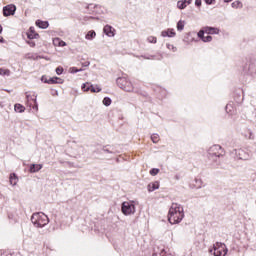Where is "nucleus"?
Listing matches in <instances>:
<instances>
[{
	"label": "nucleus",
	"mask_w": 256,
	"mask_h": 256,
	"mask_svg": "<svg viewBox=\"0 0 256 256\" xmlns=\"http://www.w3.org/2000/svg\"><path fill=\"white\" fill-rule=\"evenodd\" d=\"M185 217V212L183 210V206L181 204L172 203L169 213H168V221L171 225H177L183 221Z\"/></svg>",
	"instance_id": "nucleus-1"
},
{
	"label": "nucleus",
	"mask_w": 256,
	"mask_h": 256,
	"mask_svg": "<svg viewBox=\"0 0 256 256\" xmlns=\"http://www.w3.org/2000/svg\"><path fill=\"white\" fill-rule=\"evenodd\" d=\"M53 221L56 223V225L59 223V220H57V217H52L49 219V216H47L43 212H36L31 216V222L33 223L34 227H37L39 229H43L45 225H49Z\"/></svg>",
	"instance_id": "nucleus-2"
},
{
	"label": "nucleus",
	"mask_w": 256,
	"mask_h": 256,
	"mask_svg": "<svg viewBox=\"0 0 256 256\" xmlns=\"http://www.w3.org/2000/svg\"><path fill=\"white\" fill-rule=\"evenodd\" d=\"M225 155V150L219 144H215L208 149L207 157L214 163H219V159Z\"/></svg>",
	"instance_id": "nucleus-3"
},
{
	"label": "nucleus",
	"mask_w": 256,
	"mask_h": 256,
	"mask_svg": "<svg viewBox=\"0 0 256 256\" xmlns=\"http://www.w3.org/2000/svg\"><path fill=\"white\" fill-rule=\"evenodd\" d=\"M116 83H117L118 87L120 89H122L123 91H126L128 93L135 91L133 84L126 77L117 78Z\"/></svg>",
	"instance_id": "nucleus-4"
},
{
	"label": "nucleus",
	"mask_w": 256,
	"mask_h": 256,
	"mask_svg": "<svg viewBox=\"0 0 256 256\" xmlns=\"http://www.w3.org/2000/svg\"><path fill=\"white\" fill-rule=\"evenodd\" d=\"M243 73L244 75H250L251 77L256 75V60L252 59L246 63L243 67Z\"/></svg>",
	"instance_id": "nucleus-5"
},
{
	"label": "nucleus",
	"mask_w": 256,
	"mask_h": 256,
	"mask_svg": "<svg viewBox=\"0 0 256 256\" xmlns=\"http://www.w3.org/2000/svg\"><path fill=\"white\" fill-rule=\"evenodd\" d=\"M122 213L123 215H135V203L134 202H123L122 206Z\"/></svg>",
	"instance_id": "nucleus-6"
},
{
	"label": "nucleus",
	"mask_w": 256,
	"mask_h": 256,
	"mask_svg": "<svg viewBox=\"0 0 256 256\" xmlns=\"http://www.w3.org/2000/svg\"><path fill=\"white\" fill-rule=\"evenodd\" d=\"M222 243L217 242L214 247L213 250H210V253H213L214 256H226L227 255V250H225V248H223Z\"/></svg>",
	"instance_id": "nucleus-7"
},
{
	"label": "nucleus",
	"mask_w": 256,
	"mask_h": 256,
	"mask_svg": "<svg viewBox=\"0 0 256 256\" xmlns=\"http://www.w3.org/2000/svg\"><path fill=\"white\" fill-rule=\"evenodd\" d=\"M232 155H234L236 159H240L242 161H247V159H249V153L242 148L234 149L232 151Z\"/></svg>",
	"instance_id": "nucleus-8"
},
{
	"label": "nucleus",
	"mask_w": 256,
	"mask_h": 256,
	"mask_svg": "<svg viewBox=\"0 0 256 256\" xmlns=\"http://www.w3.org/2000/svg\"><path fill=\"white\" fill-rule=\"evenodd\" d=\"M154 93L156 94L157 99H159V101H163V99H167V95H169V92L167 91V89L161 86H155Z\"/></svg>",
	"instance_id": "nucleus-9"
},
{
	"label": "nucleus",
	"mask_w": 256,
	"mask_h": 256,
	"mask_svg": "<svg viewBox=\"0 0 256 256\" xmlns=\"http://www.w3.org/2000/svg\"><path fill=\"white\" fill-rule=\"evenodd\" d=\"M15 11H17V6L14 4H9L3 7L4 17H11V15H15Z\"/></svg>",
	"instance_id": "nucleus-10"
},
{
	"label": "nucleus",
	"mask_w": 256,
	"mask_h": 256,
	"mask_svg": "<svg viewBox=\"0 0 256 256\" xmlns=\"http://www.w3.org/2000/svg\"><path fill=\"white\" fill-rule=\"evenodd\" d=\"M225 111L228 115H235L237 113V106H235L234 102H229L225 107Z\"/></svg>",
	"instance_id": "nucleus-11"
},
{
	"label": "nucleus",
	"mask_w": 256,
	"mask_h": 256,
	"mask_svg": "<svg viewBox=\"0 0 256 256\" xmlns=\"http://www.w3.org/2000/svg\"><path fill=\"white\" fill-rule=\"evenodd\" d=\"M204 30L206 31L207 35H219V33H221L219 28L213 26H205Z\"/></svg>",
	"instance_id": "nucleus-12"
},
{
	"label": "nucleus",
	"mask_w": 256,
	"mask_h": 256,
	"mask_svg": "<svg viewBox=\"0 0 256 256\" xmlns=\"http://www.w3.org/2000/svg\"><path fill=\"white\" fill-rule=\"evenodd\" d=\"M141 57L143 59L161 61L163 59V54H161V52H158L157 55L146 54L142 55Z\"/></svg>",
	"instance_id": "nucleus-13"
},
{
	"label": "nucleus",
	"mask_w": 256,
	"mask_h": 256,
	"mask_svg": "<svg viewBox=\"0 0 256 256\" xmlns=\"http://www.w3.org/2000/svg\"><path fill=\"white\" fill-rule=\"evenodd\" d=\"M26 99L28 103L30 101H33L34 105L32 106V109H34L35 111H39V104L37 103V95L31 96L29 94H26Z\"/></svg>",
	"instance_id": "nucleus-14"
},
{
	"label": "nucleus",
	"mask_w": 256,
	"mask_h": 256,
	"mask_svg": "<svg viewBox=\"0 0 256 256\" xmlns=\"http://www.w3.org/2000/svg\"><path fill=\"white\" fill-rule=\"evenodd\" d=\"M103 31L107 37H115V28L111 25L104 26Z\"/></svg>",
	"instance_id": "nucleus-15"
},
{
	"label": "nucleus",
	"mask_w": 256,
	"mask_h": 256,
	"mask_svg": "<svg viewBox=\"0 0 256 256\" xmlns=\"http://www.w3.org/2000/svg\"><path fill=\"white\" fill-rule=\"evenodd\" d=\"M28 39L33 40V39H39V33L35 32V27L31 26L26 33Z\"/></svg>",
	"instance_id": "nucleus-16"
},
{
	"label": "nucleus",
	"mask_w": 256,
	"mask_h": 256,
	"mask_svg": "<svg viewBox=\"0 0 256 256\" xmlns=\"http://www.w3.org/2000/svg\"><path fill=\"white\" fill-rule=\"evenodd\" d=\"M175 35H177V33L175 32V29H173V28H168L167 30H164L161 32V37L173 38V37H175Z\"/></svg>",
	"instance_id": "nucleus-17"
},
{
	"label": "nucleus",
	"mask_w": 256,
	"mask_h": 256,
	"mask_svg": "<svg viewBox=\"0 0 256 256\" xmlns=\"http://www.w3.org/2000/svg\"><path fill=\"white\" fill-rule=\"evenodd\" d=\"M43 169V164H31L29 167V173H39Z\"/></svg>",
	"instance_id": "nucleus-18"
},
{
	"label": "nucleus",
	"mask_w": 256,
	"mask_h": 256,
	"mask_svg": "<svg viewBox=\"0 0 256 256\" xmlns=\"http://www.w3.org/2000/svg\"><path fill=\"white\" fill-rule=\"evenodd\" d=\"M99 20V17H95V16H82L80 17V21L81 23H83V25L89 23V21H97Z\"/></svg>",
	"instance_id": "nucleus-19"
},
{
	"label": "nucleus",
	"mask_w": 256,
	"mask_h": 256,
	"mask_svg": "<svg viewBox=\"0 0 256 256\" xmlns=\"http://www.w3.org/2000/svg\"><path fill=\"white\" fill-rule=\"evenodd\" d=\"M36 27H39V29H47L49 27V21H43V20H36L35 22Z\"/></svg>",
	"instance_id": "nucleus-20"
},
{
	"label": "nucleus",
	"mask_w": 256,
	"mask_h": 256,
	"mask_svg": "<svg viewBox=\"0 0 256 256\" xmlns=\"http://www.w3.org/2000/svg\"><path fill=\"white\" fill-rule=\"evenodd\" d=\"M147 189L149 193H153V191H157V189H159V181L149 183L147 186Z\"/></svg>",
	"instance_id": "nucleus-21"
},
{
	"label": "nucleus",
	"mask_w": 256,
	"mask_h": 256,
	"mask_svg": "<svg viewBox=\"0 0 256 256\" xmlns=\"http://www.w3.org/2000/svg\"><path fill=\"white\" fill-rule=\"evenodd\" d=\"M49 85H63V79L59 77L49 78Z\"/></svg>",
	"instance_id": "nucleus-22"
},
{
	"label": "nucleus",
	"mask_w": 256,
	"mask_h": 256,
	"mask_svg": "<svg viewBox=\"0 0 256 256\" xmlns=\"http://www.w3.org/2000/svg\"><path fill=\"white\" fill-rule=\"evenodd\" d=\"M25 57H26V59H30L32 61H37L39 59H44L43 56L35 54V53H28V54H26Z\"/></svg>",
	"instance_id": "nucleus-23"
},
{
	"label": "nucleus",
	"mask_w": 256,
	"mask_h": 256,
	"mask_svg": "<svg viewBox=\"0 0 256 256\" xmlns=\"http://www.w3.org/2000/svg\"><path fill=\"white\" fill-rule=\"evenodd\" d=\"M81 155H85V148H83L82 146H78L76 148V153H74V157L76 159H79V157H81Z\"/></svg>",
	"instance_id": "nucleus-24"
},
{
	"label": "nucleus",
	"mask_w": 256,
	"mask_h": 256,
	"mask_svg": "<svg viewBox=\"0 0 256 256\" xmlns=\"http://www.w3.org/2000/svg\"><path fill=\"white\" fill-rule=\"evenodd\" d=\"M95 37H97V33L95 32V30H90L87 32L85 39H87V41H93Z\"/></svg>",
	"instance_id": "nucleus-25"
},
{
	"label": "nucleus",
	"mask_w": 256,
	"mask_h": 256,
	"mask_svg": "<svg viewBox=\"0 0 256 256\" xmlns=\"http://www.w3.org/2000/svg\"><path fill=\"white\" fill-rule=\"evenodd\" d=\"M10 185H17V182L19 181V178H17V174L11 173L9 177Z\"/></svg>",
	"instance_id": "nucleus-26"
},
{
	"label": "nucleus",
	"mask_w": 256,
	"mask_h": 256,
	"mask_svg": "<svg viewBox=\"0 0 256 256\" xmlns=\"http://www.w3.org/2000/svg\"><path fill=\"white\" fill-rule=\"evenodd\" d=\"M152 256H167L165 255V248H154V252L152 254Z\"/></svg>",
	"instance_id": "nucleus-27"
},
{
	"label": "nucleus",
	"mask_w": 256,
	"mask_h": 256,
	"mask_svg": "<svg viewBox=\"0 0 256 256\" xmlns=\"http://www.w3.org/2000/svg\"><path fill=\"white\" fill-rule=\"evenodd\" d=\"M54 45H58V47H66L67 43L63 40H61L60 38H55L53 40Z\"/></svg>",
	"instance_id": "nucleus-28"
},
{
	"label": "nucleus",
	"mask_w": 256,
	"mask_h": 256,
	"mask_svg": "<svg viewBox=\"0 0 256 256\" xmlns=\"http://www.w3.org/2000/svg\"><path fill=\"white\" fill-rule=\"evenodd\" d=\"M231 7L233 9H243V3L239 0L232 2Z\"/></svg>",
	"instance_id": "nucleus-29"
},
{
	"label": "nucleus",
	"mask_w": 256,
	"mask_h": 256,
	"mask_svg": "<svg viewBox=\"0 0 256 256\" xmlns=\"http://www.w3.org/2000/svg\"><path fill=\"white\" fill-rule=\"evenodd\" d=\"M14 111L16 113H24L25 112V106H23L22 104H15Z\"/></svg>",
	"instance_id": "nucleus-30"
},
{
	"label": "nucleus",
	"mask_w": 256,
	"mask_h": 256,
	"mask_svg": "<svg viewBox=\"0 0 256 256\" xmlns=\"http://www.w3.org/2000/svg\"><path fill=\"white\" fill-rule=\"evenodd\" d=\"M244 137H246V139H255V134H253V131H251V129H247L244 132Z\"/></svg>",
	"instance_id": "nucleus-31"
},
{
	"label": "nucleus",
	"mask_w": 256,
	"mask_h": 256,
	"mask_svg": "<svg viewBox=\"0 0 256 256\" xmlns=\"http://www.w3.org/2000/svg\"><path fill=\"white\" fill-rule=\"evenodd\" d=\"M205 33H207V32L205 31V28L202 27V28L198 31L197 37H198L199 39H201V41H203V39H205Z\"/></svg>",
	"instance_id": "nucleus-32"
},
{
	"label": "nucleus",
	"mask_w": 256,
	"mask_h": 256,
	"mask_svg": "<svg viewBox=\"0 0 256 256\" xmlns=\"http://www.w3.org/2000/svg\"><path fill=\"white\" fill-rule=\"evenodd\" d=\"M177 31H183L185 29V21L179 20L177 22Z\"/></svg>",
	"instance_id": "nucleus-33"
},
{
	"label": "nucleus",
	"mask_w": 256,
	"mask_h": 256,
	"mask_svg": "<svg viewBox=\"0 0 256 256\" xmlns=\"http://www.w3.org/2000/svg\"><path fill=\"white\" fill-rule=\"evenodd\" d=\"M177 7L178 9H185L187 7V3L185 2V0H180L177 2Z\"/></svg>",
	"instance_id": "nucleus-34"
},
{
	"label": "nucleus",
	"mask_w": 256,
	"mask_h": 256,
	"mask_svg": "<svg viewBox=\"0 0 256 256\" xmlns=\"http://www.w3.org/2000/svg\"><path fill=\"white\" fill-rule=\"evenodd\" d=\"M0 75L9 77V75H11V70L0 68Z\"/></svg>",
	"instance_id": "nucleus-35"
},
{
	"label": "nucleus",
	"mask_w": 256,
	"mask_h": 256,
	"mask_svg": "<svg viewBox=\"0 0 256 256\" xmlns=\"http://www.w3.org/2000/svg\"><path fill=\"white\" fill-rule=\"evenodd\" d=\"M81 89L84 91H91V83L89 82L83 83L81 86Z\"/></svg>",
	"instance_id": "nucleus-36"
},
{
	"label": "nucleus",
	"mask_w": 256,
	"mask_h": 256,
	"mask_svg": "<svg viewBox=\"0 0 256 256\" xmlns=\"http://www.w3.org/2000/svg\"><path fill=\"white\" fill-rule=\"evenodd\" d=\"M102 103H103V105H105V107H109L112 103V100L110 97H104Z\"/></svg>",
	"instance_id": "nucleus-37"
},
{
	"label": "nucleus",
	"mask_w": 256,
	"mask_h": 256,
	"mask_svg": "<svg viewBox=\"0 0 256 256\" xmlns=\"http://www.w3.org/2000/svg\"><path fill=\"white\" fill-rule=\"evenodd\" d=\"M90 91L91 93H100L101 88L99 86H93V84H91Z\"/></svg>",
	"instance_id": "nucleus-38"
},
{
	"label": "nucleus",
	"mask_w": 256,
	"mask_h": 256,
	"mask_svg": "<svg viewBox=\"0 0 256 256\" xmlns=\"http://www.w3.org/2000/svg\"><path fill=\"white\" fill-rule=\"evenodd\" d=\"M151 141L155 144L159 143V134H157V133L152 134Z\"/></svg>",
	"instance_id": "nucleus-39"
},
{
	"label": "nucleus",
	"mask_w": 256,
	"mask_h": 256,
	"mask_svg": "<svg viewBox=\"0 0 256 256\" xmlns=\"http://www.w3.org/2000/svg\"><path fill=\"white\" fill-rule=\"evenodd\" d=\"M195 183H196L195 185L196 189H201V187H203V180L196 178Z\"/></svg>",
	"instance_id": "nucleus-40"
},
{
	"label": "nucleus",
	"mask_w": 256,
	"mask_h": 256,
	"mask_svg": "<svg viewBox=\"0 0 256 256\" xmlns=\"http://www.w3.org/2000/svg\"><path fill=\"white\" fill-rule=\"evenodd\" d=\"M167 49L169 51H172L173 53H177V47H175L173 44H166Z\"/></svg>",
	"instance_id": "nucleus-41"
},
{
	"label": "nucleus",
	"mask_w": 256,
	"mask_h": 256,
	"mask_svg": "<svg viewBox=\"0 0 256 256\" xmlns=\"http://www.w3.org/2000/svg\"><path fill=\"white\" fill-rule=\"evenodd\" d=\"M102 151H104V153H110V154L115 153V151L111 150V146H104L102 148Z\"/></svg>",
	"instance_id": "nucleus-42"
},
{
	"label": "nucleus",
	"mask_w": 256,
	"mask_h": 256,
	"mask_svg": "<svg viewBox=\"0 0 256 256\" xmlns=\"http://www.w3.org/2000/svg\"><path fill=\"white\" fill-rule=\"evenodd\" d=\"M202 41L203 43H211V41H213V37L211 35L204 36V39Z\"/></svg>",
	"instance_id": "nucleus-43"
},
{
	"label": "nucleus",
	"mask_w": 256,
	"mask_h": 256,
	"mask_svg": "<svg viewBox=\"0 0 256 256\" xmlns=\"http://www.w3.org/2000/svg\"><path fill=\"white\" fill-rule=\"evenodd\" d=\"M147 41H148V43H153V44H155V43H157V37H155V36H149V37L147 38Z\"/></svg>",
	"instance_id": "nucleus-44"
},
{
	"label": "nucleus",
	"mask_w": 256,
	"mask_h": 256,
	"mask_svg": "<svg viewBox=\"0 0 256 256\" xmlns=\"http://www.w3.org/2000/svg\"><path fill=\"white\" fill-rule=\"evenodd\" d=\"M81 71H83V68L77 69V67H72L70 68V73H81Z\"/></svg>",
	"instance_id": "nucleus-45"
},
{
	"label": "nucleus",
	"mask_w": 256,
	"mask_h": 256,
	"mask_svg": "<svg viewBox=\"0 0 256 256\" xmlns=\"http://www.w3.org/2000/svg\"><path fill=\"white\" fill-rule=\"evenodd\" d=\"M55 71H56V75H63L64 69L62 66H58Z\"/></svg>",
	"instance_id": "nucleus-46"
},
{
	"label": "nucleus",
	"mask_w": 256,
	"mask_h": 256,
	"mask_svg": "<svg viewBox=\"0 0 256 256\" xmlns=\"http://www.w3.org/2000/svg\"><path fill=\"white\" fill-rule=\"evenodd\" d=\"M159 173V169L158 168H152L150 170V175H152V177H155V175H157Z\"/></svg>",
	"instance_id": "nucleus-47"
},
{
	"label": "nucleus",
	"mask_w": 256,
	"mask_h": 256,
	"mask_svg": "<svg viewBox=\"0 0 256 256\" xmlns=\"http://www.w3.org/2000/svg\"><path fill=\"white\" fill-rule=\"evenodd\" d=\"M8 219H10V221H13L14 223H17V216L13 214H8Z\"/></svg>",
	"instance_id": "nucleus-48"
},
{
	"label": "nucleus",
	"mask_w": 256,
	"mask_h": 256,
	"mask_svg": "<svg viewBox=\"0 0 256 256\" xmlns=\"http://www.w3.org/2000/svg\"><path fill=\"white\" fill-rule=\"evenodd\" d=\"M250 179H251L252 183L256 184V172L251 174Z\"/></svg>",
	"instance_id": "nucleus-49"
},
{
	"label": "nucleus",
	"mask_w": 256,
	"mask_h": 256,
	"mask_svg": "<svg viewBox=\"0 0 256 256\" xmlns=\"http://www.w3.org/2000/svg\"><path fill=\"white\" fill-rule=\"evenodd\" d=\"M41 81L42 83H47L49 85V78H47V76H42Z\"/></svg>",
	"instance_id": "nucleus-50"
},
{
	"label": "nucleus",
	"mask_w": 256,
	"mask_h": 256,
	"mask_svg": "<svg viewBox=\"0 0 256 256\" xmlns=\"http://www.w3.org/2000/svg\"><path fill=\"white\" fill-rule=\"evenodd\" d=\"M206 5H213L215 3V0H204Z\"/></svg>",
	"instance_id": "nucleus-51"
},
{
	"label": "nucleus",
	"mask_w": 256,
	"mask_h": 256,
	"mask_svg": "<svg viewBox=\"0 0 256 256\" xmlns=\"http://www.w3.org/2000/svg\"><path fill=\"white\" fill-rule=\"evenodd\" d=\"M26 43L29 45V46H31V47H35V42L34 41H32V40H28V41H26Z\"/></svg>",
	"instance_id": "nucleus-52"
},
{
	"label": "nucleus",
	"mask_w": 256,
	"mask_h": 256,
	"mask_svg": "<svg viewBox=\"0 0 256 256\" xmlns=\"http://www.w3.org/2000/svg\"><path fill=\"white\" fill-rule=\"evenodd\" d=\"M202 0H195V6L196 7H201Z\"/></svg>",
	"instance_id": "nucleus-53"
},
{
	"label": "nucleus",
	"mask_w": 256,
	"mask_h": 256,
	"mask_svg": "<svg viewBox=\"0 0 256 256\" xmlns=\"http://www.w3.org/2000/svg\"><path fill=\"white\" fill-rule=\"evenodd\" d=\"M91 65V62L87 61L82 64V67H89Z\"/></svg>",
	"instance_id": "nucleus-54"
},
{
	"label": "nucleus",
	"mask_w": 256,
	"mask_h": 256,
	"mask_svg": "<svg viewBox=\"0 0 256 256\" xmlns=\"http://www.w3.org/2000/svg\"><path fill=\"white\" fill-rule=\"evenodd\" d=\"M174 179H176V181H179V179H181V176H180L179 174H176V175L174 176Z\"/></svg>",
	"instance_id": "nucleus-55"
},
{
	"label": "nucleus",
	"mask_w": 256,
	"mask_h": 256,
	"mask_svg": "<svg viewBox=\"0 0 256 256\" xmlns=\"http://www.w3.org/2000/svg\"><path fill=\"white\" fill-rule=\"evenodd\" d=\"M1 256H13L12 254H9V253H7V252H3L2 254H1Z\"/></svg>",
	"instance_id": "nucleus-56"
},
{
	"label": "nucleus",
	"mask_w": 256,
	"mask_h": 256,
	"mask_svg": "<svg viewBox=\"0 0 256 256\" xmlns=\"http://www.w3.org/2000/svg\"><path fill=\"white\" fill-rule=\"evenodd\" d=\"M224 1V3H231V1H233V0H223Z\"/></svg>",
	"instance_id": "nucleus-57"
},
{
	"label": "nucleus",
	"mask_w": 256,
	"mask_h": 256,
	"mask_svg": "<svg viewBox=\"0 0 256 256\" xmlns=\"http://www.w3.org/2000/svg\"><path fill=\"white\" fill-rule=\"evenodd\" d=\"M4 39L3 37L0 38V43H3Z\"/></svg>",
	"instance_id": "nucleus-58"
},
{
	"label": "nucleus",
	"mask_w": 256,
	"mask_h": 256,
	"mask_svg": "<svg viewBox=\"0 0 256 256\" xmlns=\"http://www.w3.org/2000/svg\"><path fill=\"white\" fill-rule=\"evenodd\" d=\"M140 95H143L145 97V95H147V93L143 92V93H140Z\"/></svg>",
	"instance_id": "nucleus-59"
},
{
	"label": "nucleus",
	"mask_w": 256,
	"mask_h": 256,
	"mask_svg": "<svg viewBox=\"0 0 256 256\" xmlns=\"http://www.w3.org/2000/svg\"><path fill=\"white\" fill-rule=\"evenodd\" d=\"M90 7H93V4L88 5V9H90Z\"/></svg>",
	"instance_id": "nucleus-60"
},
{
	"label": "nucleus",
	"mask_w": 256,
	"mask_h": 256,
	"mask_svg": "<svg viewBox=\"0 0 256 256\" xmlns=\"http://www.w3.org/2000/svg\"><path fill=\"white\" fill-rule=\"evenodd\" d=\"M136 93H141V92H139V91H135Z\"/></svg>",
	"instance_id": "nucleus-61"
}]
</instances>
